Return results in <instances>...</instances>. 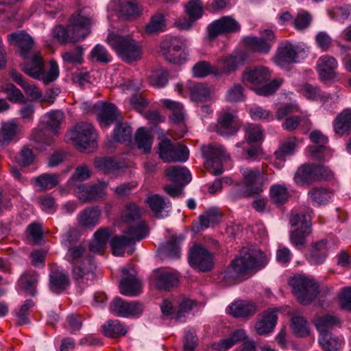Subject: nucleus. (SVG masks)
<instances>
[{
    "mask_svg": "<svg viewBox=\"0 0 351 351\" xmlns=\"http://www.w3.org/2000/svg\"><path fill=\"white\" fill-rule=\"evenodd\" d=\"M266 258L263 253L255 247H243L239 256L235 258L222 274V278L228 283L249 273L253 269L263 266Z\"/></svg>",
    "mask_w": 351,
    "mask_h": 351,
    "instance_id": "f257e3e1",
    "label": "nucleus"
},
{
    "mask_svg": "<svg viewBox=\"0 0 351 351\" xmlns=\"http://www.w3.org/2000/svg\"><path fill=\"white\" fill-rule=\"evenodd\" d=\"M65 257L72 265V275L75 280L87 283L95 279L96 265L85 246L77 245L69 247Z\"/></svg>",
    "mask_w": 351,
    "mask_h": 351,
    "instance_id": "f03ea898",
    "label": "nucleus"
},
{
    "mask_svg": "<svg viewBox=\"0 0 351 351\" xmlns=\"http://www.w3.org/2000/svg\"><path fill=\"white\" fill-rule=\"evenodd\" d=\"M21 70L28 76L42 81L47 84L54 82L60 74L58 63L51 60L49 62V68L46 69L44 60L40 52L32 53L28 58H23Z\"/></svg>",
    "mask_w": 351,
    "mask_h": 351,
    "instance_id": "7ed1b4c3",
    "label": "nucleus"
},
{
    "mask_svg": "<svg viewBox=\"0 0 351 351\" xmlns=\"http://www.w3.org/2000/svg\"><path fill=\"white\" fill-rule=\"evenodd\" d=\"M243 186L237 184L231 191L232 199L242 197H254L263 191L264 178L259 168L243 167L241 169Z\"/></svg>",
    "mask_w": 351,
    "mask_h": 351,
    "instance_id": "20e7f679",
    "label": "nucleus"
},
{
    "mask_svg": "<svg viewBox=\"0 0 351 351\" xmlns=\"http://www.w3.org/2000/svg\"><path fill=\"white\" fill-rule=\"evenodd\" d=\"M108 44L125 62H132L142 57L140 44L130 36L110 34L107 38Z\"/></svg>",
    "mask_w": 351,
    "mask_h": 351,
    "instance_id": "39448f33",
    "label": "nucleus"
},
{
    "mask_svg": "<svg viewBox=\"0 0 351 351\" xmlns=\"http://www.w3.org/2000/svg\"><path fill=\"white\" fill-rule=\"evenodd\" d=\"M123 232L125 235L116 236L110 241L112 253L115 256H123L126 246L142 240L149 234L147 225L143 222L139 223L136 227L130 226Z\"/></svg>",
    "mask_w": 351,
    "mask_h": 351,
    "instance_id": "423d86ee",
    "label": "nucleus"
},
{
    "mask_svg": "<svg viewBox=\"0 0 351 351\" xmlns=\"http://www.w3.org/2000/svg\"><path fill=\"white\" fill-rule=\"evenodd\" d=\"M289 222L291 226H297L290 231V242L297 249L301 250L306 243V238L312 233L311 217L303 213L293 214Z\"/></svg>",
    "mask_w": 351,
    "mask_h": 351,
    "instance_id": "0eeeda50",
    "label": "nucleus"
},
{
    "mask_svg": "<svg viewBox=\"0 0 351 351\" xmlns=\"http://www.w3.org/2000/svg\"><path fill=\"white\" fill-rule=\"evenodd\" d=\"M292 291L298 300L302 304L311 303L318 294V286L314 280L298 275L289 280Z\"/></svg>",
    "mask_w": 351,
    "mask_h": 351,
    "instance_id": "6e6552de",
    "label": "nucleus"
},
{
    "mask_svg": "<svg viewBox=\"0 0 351 351\" xmlns=\"http://www.w3.org/2000/svg\"><path fill=\"white\" fill-rule=\"evenodd\" d=\"M332 173L327 167L322 165L304 164L295 173L294 181L300 185H310L315 182L330 180Z\"/></svg>",
    "mask_w": 351,
    "mask_h": 351,
    "instance_id": "1a4fd4ad",
    "label": "nucleus"
},
{
    "mask_svg": "<svg viewBox=\"0 0 351 351\" xmlns=\"http://www.w3.org/2000/svg\"><path fill=\"white\" fill-rule=\"evenodd\" d=\"M93 14L90 9L82 8L75 12L71 16L69 29L74 34V39L84 40L90 33L93 24Z\"/></svg>",
    "mask_w": 351,
    "mask_h": 351,
    "instance_id": "9d476101",
    "label": "nucleus"
},
{
    "mask_svg": "<svg viewBox=\"0 0 351 351\" xmlns=\"http://www.w3.org/2000/svg\"><path fill=\"white\" fill-rule=\"evenodd\" d=\"M68 137L75 146L86 149L95 146L97 134L91 124L81 122L70 130Z\"/></svg>",
    "mask_w": 351,
    "mask_h": 351,
    "instance_id": "9b49d317",
    "label": "nucleus"
},
{
    "mask_svg": "<svg viewBox=\"0 0 351 351\" xmlns=\"http://www.w3.org/2000/svg\"><path fill=\"white\" fill-rule=\"evenodd\" d=\"M202 152L206 159L205 167L213 175L217 176L223 173L222 162L226 160V154L223 147L214 143L202 146Z\"/></svg>",
    "mask_w": 351,
    "mask_h": 351,
    "instance_id": "f8f14e48",
    "label": "nucleus"
},
{
    "mask_svg": "<svg viewBox=\"0 0 351 351\" xmlns=\"http://www.w3.org/2000/svg\"><path fill=\"white\" fill-rule=\"evenodd\" d=\"M187 147L165 138L159 143V156L165 162H185L189 158Z\"/></svg>",
    "mask_w": 351,
    "mask_h": 351,
    "instance_id": "ddd939ff",
    "label": "nucleus"
},
{
    "mask_svg": "<svg viewBox=\"0 0 351 351\" xmlns=\"http://www.w3.org/2000/svg\"><path fill=\"white\" fill-rule=\"evenodd\" d=\"M189 263L199 271H210L214 266L213 254L200 245H194L189 250Z\"/></svg>",
    "mask_w": 351,
    "mask_h": 351,
    "instance_id": "4468645a",
    "label": "nucleus"
},
{
    "mask_svg": "<svg viewBox=\"0 0 351 351\" xmlns=\"http://www.w3.org/2000/svg\"><path fill=\"white\" fill-rule=\"evenodd\" d=\"M245 61L241 53H232L218 58L216 60L215 76L229 75L236 71Z\"/></svg>",
    "mask_w": 351,
    "mask_h": 351,
    "instance_id": "2eb2a0df",
    "label": "nucleus"
},
{
    "mask_svg": "<svg viewBox=\"0 0 351 351\" xmlns=\"http://www.w3.org/2000/svg\"><path fill=\"white\" fill-rule=\"evenodd\" d=\"M184 45V41L178 37L169 38L162 40L160 45V51L166 60L173 64L182 61L181 50Z\"/></svg>",
    "mask_w": 351,
    "mask_h": 351,
    "instance_id": "dca6fc26",
    "label": "nucleus"
},
{
    "mask_svg": "<svg viewBox=\"0 0 351 351\" xmlns=\"http://www.w3.org/2000/svg\"><path fill=\"white\" fill-rule=\"evenodd\" d=\"M110 311L119 317H138L144 306L138 302H127L121 298H114L110 304Z\"/></svg>",
    "mask_w": 351,
    "mask_h": 351,
    "instance_id": "f3484780",
    "label": "nucleus"
},
{
    "mask_svg": "<svg viewBox=\"0 0 351 351\" xmlns=\"http://www.w3.org/2000/svg\"><path fill=\"white\" fill-rule=\"evenodd\" d=\"M263 38L258 37H246L243 42L247 48L252 51L260 53H267L271 49L273 43L275 41L274 33L269 29H265L262 33Z\"/></svg>",
    "mask_w": 351,
    "mask_h": 351,
    "instance_id": "a211bd4d",
    "label": "nucleus"
},
{
    "mask_svg": "<svg viewBox=\"0 0 351 351\" xmlns=\"http://www.w3.org/2000/svg\"><path fill=\"white\" fill-rule=\"evenodd\" d=\"M107 185L108 184L104 181H99L92 185L80 184L75 189V193L82 202L97 201L104 196V190Z\"/></svg>",
    "mask_w": 351,
    "mask_h": 351,
    "instance_id": "6ab92c4d",
    "label": "nucleus"
},
{
    "mask_svg": "<svg viewBox=\"0 0 351 351\" xmlns=\"http://www.w3.org/2000/svg\"><path fill=\"white\" fill-rule=\"evenodd\" d=\"M151 280L152 284L158 289L169 291L177 285L178 276L176 273L167 269L160 268L152 272Z\"/></svg>",
    "mask_w": 351,
    "mask_h": 351,
    "instance_id": "aec40b11",
    "label": "nucleus"
},
{
    "mask_svg": "<svg viewBox=\"0 0 351 351\" xmlns=\"http://www.w3.org/2000/svg\"><path fill=\"white\" fill-rule=\"evenodd\" d=\"M8 41L10 45L16 47L19 49L20 55L23 58L29 56L34 45L32 38L23 31L13 32L8 35Z\"/></svg>",
    "mask_w": 351,
    "mask_h": 351,
    "instance_id": "412c9836",
    "label": "nucleus"
},
{
    "mask_svg": "<svg viewBox=\"0 0 351 351\" xmlns=\"http://www.w3.org/2000/svg\"><path fill=\"white\" fill-rule=\"evenodd\" d=\"M132 272L129 269L123 267L121 271L123 274L127 275L123 278L119 284V291L123 295L127 296H135L138 295L141 291V282L136 277L135 271L131 267Z\"/></svg>",
    "mask_w": 351,
    "mask_h": 351,
    "instance_id": "4be33fe9",
    "label": "nucleus"
},
{
    "mask_svg": "<svg viewBox=\"0 0 351 351\" xmlns=\"http://www.w3.org/2000/svg\"><path fill=\"white\" fill-rule=\"evenodd\" d=\"M240 26L232 18L223 16L212 23L208 27V35L211 38L225 33H232L239 31Z\"/></svg>",
    "mask_w": 351,
    "mask_h": 351,
    "instance_id": "5701e85b",
    "label": "nucleus"
},
{
    "mask_svg": "<svg viewBox=\"0 0 351 351\" xmlns=\"http://www.w3.org/2000/svg\"><path fill=\"white\" fill-rule=\"evenodd\" d=\"M97 119L101 127H108L119 118L117 107L112 104L97 103L95 106Z\"/></svg>",
    "mask_w": 351,
    "mask_h": 351,
    "instance_id": "b1692460",
    "label": "nucleus"
},
{
    "mask_svg": "<svg viewBox=\"0 0 351 351\" xmlns=\"http://www.w3.org/2000/svg\"><path fill=\"white\" fill-rule=\"evenodd\" d=\"M300 51V47L293 45L289 41L280 43L275 57V62L280 66H284L287 63L295 62Z\"/></svg>",
    "mask_w": 351,
    "mask_h": 351,
    "instance_id": "393cba45",
    "label": "nucleus"
},
{
    "mask_svg": "<svg viewBox=\"0 0 351 351\" xmlns=\"http://www.w3.org/2000/svg\"><path fill=\"white\" fill-rule=\"evenodd\" d=\"M186 12L189 16L178 19L176 26L182 29H189L193 23L202 16V3L199 0H192L186 6Z\"/></svg>",
    "mask_w": 351,
    "mask_h": 351,
    "instance_id": "a878e982",
    "label": "nucleus"
},
{
    "mask_svg": "<svg viewBox=\"0 0 351 351\" xmlns=\"http://www.w3.org/2000/svg\"><path fill=\"white\" fill-rule=\"evenodd\" d=\"M271 74L268 68L261 66L245 69L242 75V81L245 84L259 85L269 81Z\"/></svg>",
    "mask_w": 351,
    "mask_h": 351,
    "instance_id": "bb28decb",
    "label": "nucleus"
},
{
    "mask_svg": "<svg viewBox=\"0 0 351 351\" xmlns=\"http://www.w3.org/2000/svg\"><path fill=\"white\" fill-rule=\"evenodd\" d=\"M276 311V309L268 310L258 316L255 330L258 335H267L274 330L278 319Z\"/></svg>",
    "mask_w": 351,
    "mask_h": 351,
    "instance_id": "cd10ccee",
    "label": "nucleus"
},
{
    "mask_svg": "<svg viewBox=\"0 0 351 351\" xmlns=\"http://www.w3.org/2000/svg\"><path fill=\"white\" fill-rule=\"evenodd\" d=\"M328 251L327 240L322 239L312 243L306 257L311 265H321L325 261L328 255Z\"/></svg>",
    "mask_w": 351,
    "mask_h": 351,
    "instance_id": "c85d7f7f",
    "label": "nucleus"
},
{
    "mask_svg": "<svg viewBox=\"0 0 351 351\" xmlns=\"http://www.w3.org/2000/svg\"><path fill=\"white\" fill-rule=\"evenodd\" d=\"M337 60L332 56L326 55L317 60V69L319 78L322 81H328L336 77Z\"/></svg>",
    "mask_w": 351,
    "mask_h": 351,
    "instance_id": "c756f323",
    "label": "nucleus"
},
{
    "mask_svg": "<svg viewBox=\"0 0 351 351\" xmlns=\"http://www.w3.org/2000/svg\"><path fill=\"white\" fill-rule=\"evenodd\" d=\"M21 134V128L16 121L12 119L2 123L0 128V146H6L16 141Z\"/></svg>",
    "mask_w": 351,
    "mask_h": 351,
    "instance_id": "7c9ffc66",
    "label": "nucleus"
},
{
    "mask_svg": "<svg viewBox=\"0 0 351 351\" xmlns=\"http://www.w3.org/2000/svg\"><path fill=\"white\" fill-rule=\"evenodd\" d=\"M235 117L228 112H223L217 119L216 132L222 136H230L238 131Z\"/></svg>",
    "mask_w": 351,
    "mask_h": 351,
    "instance_id": "2f4dec72",
    "label": "nucleus"
},
{
    "mask_svg": "<svg viewBox=\"0 0 351 351\" xmlns=\"http://www.w3.org/2000/svg\"><path fill=\"white\" fill-rule=\"evenodd\" d=\"M69 285V278L66 274L58 269L51 271L49 274V289L52 292L60 293L66 290Z\"/></svg>",
    "mask_w": 351,
    "mask_h": 351,
    "instance_id": "473e14b6",
    "label": "nucleus"
},
{
    "mask_svg": "<svg viewBox=\"0 0 351 351\" xmlns=\"http://www.w3.org/2000/svg\"><path fill=\"white\" fill-rule=\"evenodd\" d=\"M39 275L33 270L25 271L18 281L19 288L31 295L36 293V287L38 282Z\"/></svg>",
    "mask_w": 351,
    "mask_h": 351,
    "instance_id": "72a5a7b5",
    "label": "nucleus"
},
{
    "mask_svg": "<svg viewBox=\"0 0 351 351\" xmlns=\"http://www.w3.org/2000/svg\"><path fill=\"white\" fill-rule=\"evenodd\" d=\"M229 313L234 317H247L252 316L257 311L256 306L247 301H237L228 308Z\"/></svg>",
    "mask_w": 351,
    "mask_h": 351,
    "instance_id": "f704fd0d",
    "label": "nucleus"
},
{
    "mask_svg": "<svg viewBox=\"0 0 351 351\" xmlns=\"http://www.w3.org/2000/svg\"><path fill=\"white\" fill-rule=\"evenodd\" d=\"M143 210L140 209L135 204L130 203L125 205L122 210L121 217L122 221L128 224V228L130 226L136 227L139 223H145L143 221H138Z\"/></svg>",
    "mask_w": 351,
    "mask_h": 351,
    "instance_id": "c9c22d12",
    "label": "nucleus"
},
{
    "mask_svg": "<svg viewBox=\"0 0 351 351\" xmlns=\"http://www.w3.org/2000/svg\"><path fill=\"white\" fill-rule=\"evenodd\" d=\"M64 119V113L62 111L53 110L43 115L40 122L53 134H57L61 128Z\"/></svg>",
    "mask_w": 351,
    "mask_h": 351,
    "instance_id": "e433bc0d",
    "label": "nucleus"
},
{
    "mask_svg": "<svg viewBox=\"0 0 351 351\" xmlns=\"http://www.w3.org/2000/svg\"><path fill=\"white\" fill-rule=\"evenodd\" d=\"M101 212L97 208H86L77 216V221L80 226L85 228H93L99 223Z\"/></svg>",
    "mask_w": 351,
    "mask_h": 351,
    "instance_id": "4c0bfd02",
    "label": "nucleus"
},
{
    "mask_svg": "<svg viewBox=\"0 0 351 351\" xmlns=\"http://www.w3.org/2000/svg\"><path fill=\"white\" fill-rule=\"evenodd\" d=\"M314 323L317 330L319 332V335H322L324 333H330L328 330L335 326L339 325L340 320L332 315L326 314L317 316L314 319Z\"/></svg>",
    "mask_w": 351,
    "mask_h": 351,
    "instance_id": "58836bf2",
    "label": "nucleus"
},
{
    "mask_svg": "<svg viewBox=\"0 0 351 351\" xmlns=\"http://www.w3.org/2000/svg\"><path fill=\"white\" fill-rule=\"evenodd\" d=\"M104 335L110 338H118L124 336L128 329L119 320H109L101 326Z\"/></svg>",
    "mask_w": 351,
    "mask_h": 351,
    "instance_id": "ea45409f",
    "label": "nucleus"
},
{
    "mask_svg": "<svg viewBox=\"0 0 351 351\" xmlns=\"http://www.w3.org/2000/svg\"><path fill=\"white\" fill-rule=\"evenodd\" d=\"M167 23L165 16L161 13H156L150 18L145 26L144 32L147 35L157 34L166 29Z\"/></svg>",
    "mask_w": 351,
    "mask_h": 351,
    "instance_id": "a19ab883",
    "label": "nucleus"
},
{
    "mask_svg": "<svg viewBox=\"0 0 351 351\" xmlns=\"http://www.w3.org/2000/svg\"><path fill=\"white\" fill-rule=\"evenodd\" d=\"M120 14L127 19H133L141 12V7L136 0H118Z\"/></svg>",
    "mask_w": 351,
    "mask_h": 351,
    "instance_id": "79ce46f5",
    "label": "nucleus"
},
{
    "mask_svg": "<svg viewBox=\"0 0 351 351\" xmlns=\"http://www.w3.org/2000/svg\"><path fill=\"white\" fill-rule=\"evenodd\" d=\"M351 128V109L343 110L335 119L334 122V130L343 135L348 133Z\"/></svg>",
    "mask_w": 351,
    "mask_h": 351,
    "instance_id": "37998d69",
    "label": "nucleus"
},
{
    "mask_svg": "<svg viewBox=\"0 0 351 351\" xmlns=\"http://www.w3.org/2000/svg\"><path fill=\"white\" fill-rule=\"evenodd\" d=\"M166 174L170 178L171 180L181 184V185L186 184L191 180L189 171L184 167H170L166 169Z\"/></svg>",
    "mask_w": 351,
    "mask_h": 351,
    "instance_id": "c03bdc74",
    "label": "nucleus"
},
{
    "mask_svg": "<svg viewBox=\"0 0 351 351\" xmlns=\"http://www.w3.org/2000/svg\"><path fill=\"white\" fill-rule=\"evenodd\" d=\"M297 145L298 140L295 137L287 138L280 145L278 149L274 152L276 159L279 162H284L287 156L293 154Z\"/></svg>",
    "mask_w": 351,
    "mask_h": 351,
    "instance_id": "a18cd8bd",
    "label": "nucleus"
},
{
    "mask_svg": "<svg viewBox=\"0 0 351 351\" xmlns=\"http://www.w3.org/2000/svg\"><path fill=\"white\" fill-rule=\"evenodd\" d=\"M308 195L314 204L322 205L331 199L333 192L326 187H313L308 191Z\"/></svg>",
    "mask_w": 351,
    "mask_h": 351,
    "instance_id": "49530a36",
    "label": "nucleus"
},
{
    "mask_svg": "<svg viewBox=\"0 0 351 351\" xmlns=\"http://www.w3.org/2000/svg\"><path fill=\"white\" fill-rule=\"evenodd\" d=\"M60 178L58 173H43L35 178V184L40 190H49L59 184Z\"/></svg>",
    "mask_w": 351,
    "mask_h": 351,
    "instance_id": "de8ad7c7",
    "label": "nucleus"
},
{
    "mask_svg": "<svg viewBox=\"0 0 351 351\" xmlns=\"http://www.w3.org/2000/svg\"><path fill=\"white\" fill-rule=\"evenodd\" d=\"M319 342L325 351H338L343 345V339L335 337L331 333L319 335Z\"/></svg>",
    "mask_w": 351,
    "mask_h": 351,
    "instance_id": "09e8293b",
    "label": "nucleus"
},
{
    "mask_svg": "<svg viewBox=\"0 0 351 351\" xmlns=\"http://www.w3.org/2000/svg\"><path fill=\"white\" fill-rule=\"evenodd\" d=\"M290 327L293 333L299 337L308 335L310 332L309 324L302 316H293L291 319Z\"/></svg>",
    "mask_w": 351,
    "mask_h": 351,
    "instance_id": "8fccbe9b",
    "label": "nucleus"
},
{
    "mask_svg": "<svg viewBox=\"0 0 351 351\" xmlns=\"http://www.w3.org/2000/svg\"><path fill=\"white\" fill-rule=\"evenodd\" d=\"M291 195L287 188L281 184H274L270 188V198L274 204L282 205L286 203Z\"/></svg>",
    "mask_w": 351,
    "mask_h": 351,
    "instance_id": "3c124183",
    "label": "nucleus"
},
{
    "mask_svg": "<svg viewBox=\"0 0 351 351\" xmlns=\"http://www.w3.org/2000/svg\"><path fill=\"white\" fill-rule=\"evenodd\" d=\"M135 141L139 149H143L145 153L151 150L153 136L151 132L144 128H139L135 135Z\"/></svg>",
    "mask_w": 351,
    "mask_h": 351,
    "instance_id": "603ef678",
    "label": "nucleus"
},
{
    "mask_svg": "<svg viewBox=\"0 0 351 351\" xmlns=\"http://www.w3.org/2000/svg\"><path fill=\"white\" fill-rule=\"evenodd\" d=\"M221 218V213L216 208H211L199 217L200 229L208 228L219 222Z\"/></svg>",
    "mask_w": 351,
    "mask_h": 351,
    "instance_id": "864d4df0",
    "label": "nucleus"
},
{
    "mask_svg": "<svg viewBox=\"0 0 351 351\" xmlns=\"http://www.w3.org/2000/svg\"><path fill=\"white\" fill-rule=\"evenodd\" d=\"M30 139L39 146L50 145L53 142V136L49 134V130L35 128L32 130Z\"/></svg>",
    "mask_w": 351,
    "mask_h": 351,
    "instance_id": "5fc2aeb1",
    "label": "nucleus"
},
{
    "mask_svg": "<svg viewBox=\"0 0 351 351\" xmlns=\"http://www.w3.org/2000/svg\"><path fill=\"white\" fill-rule=\"evenodd\" d=\"M162 105L173 113L172 119L176 123H180L184 120V107L180 102L165 99L162 100Z\"/></svg>",
    "mask_w": 351,
    "mask_h": 351,
    "instance_id": "6e6d98bb",
    "label": "nucleus"
},
{
    "mask_svg": "<svg viewBox=\"0 0 351 351\" xmlns=\"http://www.w3.org/2000/svg\"><path fill=\"white\" fill-rule=\"evenodd\" d=\"M191 97L195 102L206 101L210 98V91L206 84H197L191 87Z\"/></svg>",
    "mask_w": 351,
    "mask_h": 351,
    "instance_id": "4d7b16f0",
    "label": "nucleus"
},
{
    "mask_svg": "<svg viewBox=\"0 0 351 351\" xmlns=\"http://www.w3.org/2000/svg\"><path fill=\"white\" fill-rule=\"evenodd\" d=\"M84 48L76 46L72 49L65 51L61 55L63 61L66 63L80 64L83 62Z\"/></svg>",
    "mask_w": 351,
    "mask_h": 351,
    "instance_id": "13d9d810",
    "label": "nucleus"
},
{
    "mask_svg": "<svg viewBox=\"0 0 351 351\" xmlns=\"http://www.w3.org/2000/svg\"><path fill=\"white\" fill-rule=\"evenodd\" d=\"M301 92L308 99L325 101L328 95L321 91L316 86L310 84H305L301 88Z\"/></svg>",
    "mask_w": 351,
    "mask_h": 351,
    "instance_id": "bf43d9fd",
    "label": "nucleus"
},
{
    "mask_svg": "<svg viewBox=\"0 0 351 351\" xmlns=\"http://www.w3.org/2000/svg\"><path fill=\"white\" fill-rule=\"evenodd\" d=\"M0 90L8 95V99L13 103H23L25 97L21 91L14 84L8 83L1 86Z\"/></svg>",
    "mask_w": 351,
    "mask_h": 351,
    "instance_id": "052dcab7",
    "label": "nucleus"
},
{
    "mask_svg": "<svg viewBox=\"0 0 351 351\" xmlns=\"http://www.w3.org/2000/svg\"><path fill=\"white\" fill-rule=\"evenodd\" d=\"M184 240V237H171L163 247L164 252L171 258H178L180 252V244Z\"/></svg>",
    "mask_w": 351,
    "mask_h": 351,
    "instance_id": "680f3d73",
    "label": "nucleus"
},
{
    "mask_svg": "<svg viewBox=\"0 0 351 351\" xmlns=\"http://www.w3.org/2000/svg\"><path fill=\"white\" fill-rule=\"evenodd\" d=\"M132 130L131 127L124 123L118 124L114 130L113 138L117 142L129 141L132 137Z\"/></svg>",
    "mask_w": 351,
    "mask_h": 351,
    "instance_id": "e2e57ef3",
    "label": "nucleus"
},
{
    "mask_svg": "<svg viewBox=\"0 0 351 351\" xmlns=\"http://www.w3.org/2000/svg\"><path fill=\"white\" fill-rule=\"evenodd\" d=\"M53 36L62 44L79 41L74 39V34L69 27L66 29L62 25H58L53 29Z\"/></svg>",
    "mask_w": 351,
    "mask_h": 351,
    "instance_id": "0e129e2a",
    "label": "nucleus"
},
{
    "mask_svg": "<svg viewBox=\"0 0 351 351\" xmlns=\"http://www.w3.org/2000/svg\"><path fill=\"white\" fill-rule=\"evenodd\" d=\"M215 65H212L206 61H200L193 67V74L197 77H204L208 75H215Z\"/></svg>",
    "mask_w": 351,
    "mask_h": 351,
    "instance_id": "69168bd1",
    "label": "nucleus"
},
{
    "mask_svg": "<svg viewBox=\"0 0 351 351\" xmlns=\"http://www.w3.org/2000/svg\"><path fill=\"white\" fill-rule=\"evenodd\" d=\"M310 125L311 121L308 119L301 118L298 116H290L285 120L282 127L285 130L292 131L295 130L299 125L308 128Z\"/></svg>",
    "mask_w": 351,
    "mask_h": 351,
    "instance_id": "338daca9",
    "label": "nucleus"
},
{
    "mask_svg": "<svg viewBox=\"0 0 351 351\" xmlns=\"http://www.w3.org/2000/svg\"><path fill=\"white\" fill-rule=\"evenodd\" d=\"M95 166L97 169L108 173L119 168V164L110 158H96L95 160Z\"/></svg>",
    "mask_w": 351,
    "mask_h": 351,
    "instance_id": "774afa93",
    "label": "nucleus"
}]
</instances>
